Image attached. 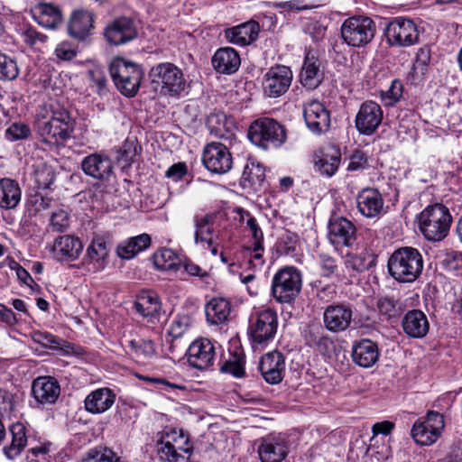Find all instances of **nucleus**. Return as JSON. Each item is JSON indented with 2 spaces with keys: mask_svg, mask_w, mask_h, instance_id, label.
Listing matches in <instances>:
<instances>
[{
  "mask_svg": "<svg viewBox=\"0 0 462 462\" xmlns=\"http://www.w3.org/2000/svg\"><path fill=\"white\" fill-rule=\"evenodd\" d=\"M77 53L78 48L69 42H62L55 49L57 58L62 60H72L77 56Z\"/></svg>",
  "mask_w": 462,
  "mask_h": 462,
  "instance_id": "58",
  "label": "nucleus"
},
{
  "mask_svg": "<svg viewBox=\"0 0 462 462\" xmlns=\"http://www.w3.org/2000/svg\"><path fill=\"white\" fill-rule=\"evenodd\" d=\"M430 62V49L429 46L420 48L416 53L415 61L413 63V70L416 73L424 75L428 70Z\"/></svg>",
  "mask_w": 462,
  "mask_h": 462,
  "instance_id": "53",
  "label": "nucleus"
},
{
  "mask_svg": "<svg viewBox=\"0 0 462 462\" xmlns=\"http://www.w3.org/2000/svg\"><path fill=\"white\" fill-rule=\"evenodd\" d=\"M359 212L366 217H377L383 210V199L375 189H364L356 197Z\"/></svg>",
  "mask_w": 462,
  "mask_h": 462,
  "instance_id": "31",
  "label": "nucleus"
},
{
  "mask_svg": "<svg viewBox=\"0 0 462 462\" xmlns=\"http://www.w3.org/2000/svg\"><path fill=\"white\" fill-rule=\"evenodd\" d=\"M247 136L252 143L265 151L280 147L287 138L284 126L269 117L254 121L249 126Z\"/></svg>",
  "mask_w": 462,
  "mask_h": 462,
  "instance_id": "6",
  "label": "nucleus"
},
{
  "mask_svg": "<svg viewBox=\"0 0 462 462\" xmlns=\"http://www.w3.org/2000/svg\"><path fill=\"white\" fill-rule=\"evenodd\" d=\"M220 371L236 378L243 377L245 375L244 354L242 352L230 353V357L222 364Z\"/></svg>",
  "mask_w": 462,
  "mask_h": 462,
  "instance_id": "45",
  "label": "nucleus"
},
{
  "mask_svg": "<svg viewBox=\"0 0 462 462\" xmlns=\"http://www.w3.org/2000/svg\"><path fill=\"white\" fill-rule=\"evenodd\" d=\"M297 237L292 234L283 236L277 243V253L281 255L293 256L296 252Z\"/></svg>",
  "mask_w": 462,
  "mask_h": 462,
  "instance_id": "56",
  "label": "nucleus"
},
{
  "mask_svg": "<svg viewBox=\"0 0 462 462\" xmlns=\"http://www.w3.org/2000/svg\"><path fill=\"white\" fill-rule=\"evenodd\" d=\"M32 338L35 343L44 346L60 347V338L48 332L34 331Z\"/></svg>",
  "mask_w": 462,
  "mask_h": 462,
  "instance_id": "61",
  "label": "nucleus"
},
{
  "mask_svg": "<svg viewBox=\"0 0 462 462\" xmlns=\"http://www.w3.org/2000/svg\"><path fill=\"white\" fill-rule=\"evenodd\" d=\"M82 462H122L116 454L110 448L97 447L91 448Z\"/></svg>",
  "mask_w": 462,
  "mask_h": 462,
  "instance_id": "47",
  "label": "nucleus"
},
{
  "mask_svg": "<svg viewBox=\"0 0 462 462\" xmlns=\"http://www.w3.org/2000/svg\"><path fill=\"white\" fill-rule=\"evenodd\" d=\"M212 217L209 215L195 216V243L199 244L204 240H207V236L209 237L213 234V227L211 226Z\"/></svg>",
  "mask_w": 462,
  "mask_h": 462,
  "instance_id": "46",
  "label": "nucleus"
},
{
  "mask_svg": "<svg viewBox=\"0 0 462 462\" xmlns=\"http://www.w3.org/2000/svg\"><path fill=\"white\" fill-rule=\"evenodd\" d=\"M403 84L399 79H393L390 88L380 92V97L386 106H393L399 102L402 97Z\"/></svg>",
  "mask_w": 462,
  "mask_h": 462,
  "instance_id": "49",
  "label": "nucleus"
},
{
  "mask_svg": "<svg viewBox=\"0 0 462 462\" xmlns=\"http://www.w3.org/2000/svg\"><path fill=\"white\" fill-rule=\"evenodd\" d=\"M116 402V393L109 388L97 389L87 395L85 409L92 414H99L109 410Z\"/></svg>",
  "mask_w": 462,
  "mask_h": 462,
  "instance_id": "34",
  "label": "nucleus"
},
{
  "mask_svg": "<svg viewBox=\"0 0 462 462\" xmlns=\"http://www.w3.org/2000/svg\"><path fill=\"white\" fill-rule=\"evenodd\" d=\"M12 440L3 448V453L9 460L21 455L27 444L26 428L21 422L14 423L9 428Z\"/></svg>",
  "mask_w": 462,
  "mask_h": 462,
  "instance_id": "38",
  "label": "nucleus"
},
{
  "mask_svg": "<svg viewBox=\"0 0 462 462\" xmlns=\"http://www.w3.org/2000/svg\"><path fill=\"white\" fill-rule=\"evenodd\" d=\"M444 427L443 415L438 411H430L425 418L418 419L414 422L411 434L417 444L430 446L438 440Z\"/></svg>",
  "mask_w": 462,
  "mask_h": 462,
  "instance_id": "10",
  "label": "nucleus"
},
{
  "mask_svg": "<svg viewBox=\"0 0 462 462\" xmlns=\"http://www.w3.org/2000/svg\"><path fill=\"white\" fill-rule=\"evenodd\" d=\"M109 254L107 242L104 236H97L92 239L87 249V257L97 263L98 268H104L105 261Z\"/></svg>",
  "mask_w": 462,
  "mask_h": 462,
  "instance_id": "42",
  "label": "nucleus"
},
{
  "mask_svg": "<svg viewBox=\"0 0 462 462\" xmlns=\"http://www.w3.org/2000/svg\"><path fill=\"white\" fill-rule=\"evenodd\" d=\"M211 63L217 72L230 75L238 70L241 59L234 48L223 47L215 52Z\"/></svg>",
  "mask_w": 462,
  "mask_h": 462,
  "instance_id": "29",
  "label": "nucleus"
},
{
  "mask_svg": "<svg viewBox=\"0 0 462 462\" xmlns=\"http://www.w3.org/2000/svg\"><path fill=\"white\" fill-rule=\"evenodd\" d=\"M343 41L352 47H364L370 43L376 33L375 23L367 16H352L344 21L341 25Z\"/></svg>",
  "mask_w": 462,
  "mask_h": 462,
  "instance_id": "9",
  "label": "nucleus"
},
{
  "mask_svg": "<svg viewBox=\"0 0 462 462\" xmlns=\"http://www.w3.org/2000/svg\"><path fill=\"white\" fill-rule=\"evenodd\" d=\"M308 341L310 346H317L318 350L322 354L329 351L334 346L333 341L328 336L324 335L317 336L313 333H310Z\"/></svg>",
  "mask_w": 462,
  "mask_h": 462,
  "instance_id": "62",
  "label": "nucleus"
},
{
  "mask_svg": "<svg viewBox=\"0 0 462 462\" xmlns=\"http://www.w3.org/2000/svg\"><path fill=\"white\" fill-rule=\"evenodd\" d=\"M19 75V68L14 59L0 52V79L14 80Z\"/></svg>",
  "mask_w": 462,
  "mask_h": 462,
  "instance_id": "48",
  "label": "nucleus"
},
{
  "mask_svg": "<svg viewBox=\"0 0 462 462\" xmlns=\"http://www.w3.org/2000/svg\"><path fill=\"white\" fill-rule=\"evenodd\" d=\"M89 76L94 83L97 93L99 96L106 95L108 92V80L104 72L99 69H95L89 71Z\"/></svg>",
  "mask_w": 462,
  "mask_h": 462,
  "instance_id": "59",
  "label": "nucleus"
},
{
  "mask_svg": "<svg viewBox=\"0 0 462 462\" xmlns=\"http://www.w3.org/2000/svg\"><path fill=\"white\" fill-rule=\"evenodd\" d=\"M171 435H172L171 439L174 442H178V439H184L183 444L180 445L177 448V449H179V450L182 451L184 454L188 455V457H185V459H184V460H186V462H191L190 456L193 453V447L190 444V439H189V436L187 434H185L183 430H180L179 432H177V430H174L171 432Z\"/></svg>",
  "mask_w": 462,
  "mask_h": 462,
  "instance_id": "60",
  "label": "nucleus"
},
{
  "mask_svg": "<svg viewBox=\"0 0 462 462\" xmlns=\"http://www.w3.org/2000/svg\"><path fill=\"white\" fill-rule=\"evenodd\" d=\"M383 112L379 104L373 100L363 102L356 116L355 125L359 134L370 136L381 125Z\"/></svg>",
  "mask_w": 462,
  "mask_h": 462,
  "instance_id": "13",
  "label": "nucleus"
},
{
  "mask_svg": "<svg viewBox=\"0 0 462 462\" xmlns=\"http://www.w3.org/2000/svg\"><path fill=\"white\" fill-rule=\"evenodd\" d=\"M423 257L420 252L411 246L396 249L389 257L387 267L390 275L399 282L409 283L416 281L423 270Z\"/></svg>",
  "mask_w": 462,
  "mask_h": 462,
  "instance_id": "1",
  "label": "nucleus"
},
{
  "mask_svg": "<svg viewBox=\"0 0 462 462\" xmlns=\"http://www.w3.org/2000/svg\"><path fill=\"white\" fill-rule=\"evenodd\" d=\"M352 316V309L347 305H328L323 312L324 327L330 332L345 331L351 324Z\"/></svg>",
  "mask_w": 462,
  "mask_h": 462,
  "instance_id": "19",
  "label": "nucleus"
},
{
  "mask_svg": "<svg viewBox=\"0 0 462 462\" xmlns=\"http://www.w3.org/2000/svg\"><path fill=\"white\" fill-rule=\"evenodd\" d=\"M69 226V214L64 210H59L52 213L50 220V228L51 232L62 233Z\"/></svg>",
  "mask_w": 462,
  "mask_h": 462,
  "instance_id": "54",
  "label": "nucleus"
},
{
  "mask_svg": "<svg viewBox=\"0 0 462 462\" xmlns=\"http://www.w3.org/2000/svg\"><path fill=\"white\" fill-rule=\"evenodd\" d=\"M82 249L81 241L78 237L69 235L57 237L53 245L54 256L60 262L77 259Z\"/></svg>",
  "mask_w": 462,
  "mask_h": 462,
  "instance_id": "30",
  "label": "nucleus"
},
{
  "mask_svg": "<svg viewBox=\"0 0 462 462\" xmlns=\"http://www.w3.org/2000/svg\"><path fill=\"white\" fill-rule=\"evenodd\" d=\"M202 162L210 172L224 174L231 170L233 158L225 144L213 142L205 146L202 153Z\"/></svg>",
  "mask_w": 462,
  "mask_h": 462,
  "instance_id": "12",
  "label": "nucleus"
},
{
  "mask_svg": "<svg viewBox=\"0 0 462 462\" xmlns=\"http://www.w3.org/2000/svg\"><path fill=\"white\" fill-rule=\"evenodd\" d=\"M419 228L424 237L432 242L442 241L452 223L449 209L440 203L426 207L418 217Z\"/></svg>",
  "mask_w": 462,
  "mask_h": 462,
  "instance_id": "2",
  "label": "nucleus"
},
{
  "mask_svg": "<svg viewBox=\"0 0 462 462\" xmlns=\"http://www.w3.org/2000/svg\"><path fill=\"white\" fill-rule=\"evenodd\" d=\"M161 301L158 294L152 291H143L134 301V308L143 318L154 319L161 310Z\"/></svg>",
  "mask_w": 462,
  "mask_h": 462,
  "instance_id": "39",
  "label": "nucleus"
},
{
  "mask_svg": "<svg viewBox=\"0 0 462 462\" xmlns=\"http://www.w3.org/2000/svg\"><path fill=\"white\" fill-rule=\"evenodd\" d=\"M83 172L98 180H106L113 174V162L111 159L102 153H91L81 161Z\"/></svg>",
  "mask_w": 462,
  "mask_h": 462,
  "instance_id": "20",
  "label": "nucleus"
},
{
  "mask_svg": "<svg viewBox=\"0 0 462 462\" xmlns=\"http://www.w3.org/2000/svg\"><path fill=\"white\" fill-rule=\"evenodd\" d=\"M259 30L258 23L252 20L225 30V38L232 44L245 46L257 39Z\"/></svg>",
  "mask_w": 462,
  "mask_h": 462,
  "instance_id": "28",
  "label": "nucleus"
},
{
  "mask_svg": "<svg viewBox=\"0 0 462 462\" xmlns=\"http://www.w3.org/2000/svg\"><path fill=\"white\" fill-rule=\"evenodd\" d=\"M384 33L388 43L392 46H411L419 39L416 24L411 20L403 17H397L389 22Z\"/></svg>",
  "mask_w": 462,
  "mask_h": 462,
  "instance_id": "11",
  "label": "nucleus"
},
{
  "mask_svg": "<svg viewBox=\"0 0 462 462\" xmlns=\"http://www.w3.org/2000/svg\"><path fill=\"white\" fill-rule=\"evenodd\" d=\"M21 189L17 181L11 179L0 180V207L14 208L21 200Z\"/></svg>",
  "mask_w": 462,
  "mask_h": 462,
  "instance_id": "41",
  "label": "nucleus"
},
{
  "mask_svg": "<svg viewBox=\"0 0 462 462\" xmlns=\"http://www.w3.org/2000/svg\"><path fill=\"white\" fill-rule=\"evenodd\" d=\"M319 259L323 276L330 277L337 273L338 268L334 257L327 254H321Z\"/></svg>",
  "mask_w": 462,
  "mask_h": 462,
  "instance_id": "63",
  "label": "nucleus"
},
{
  "mask_svg": "<svg viewBox=\"0 0 462 462\" xmlns=\"http://www.w3.org/2000/svg\"><path fill=\"white\" fill-rule=\"evenodd\" d=\"M207 126L210 134L224 140H232L237 129L234 118L223 112L211 113L207 118Z\"/></svg>",
  "mask_w": 462,
  "mask_h": 462,
  "instance_id": "27",
  "label": "nucleus"
},
{
  "mask_svg": "<svg viewBox=\"0 0 462 462\" xmlns=\"http://www.w3.org/2000/svg\"><path fill=\"white\" fill-rule=\"evenodd\" d=\"M176 254L171 249H162L156 253L153 256L154 265L157 269L162 271L178 270V263H176Z\"/></svg>",
  "mask_w": 462,
  "mask_h": 462,
  "instance_id": "50",
  "label": "nucleus"
},
{
  "mask_svg": "<svg viewBox=\"0 0 462 462\" xmlns=\"http://www.w3.org/2000/svg\"><path fill=\"white\" fill-rule=\"evenodd\" d=\"M241 188L247 193H256L265 188V169L254 159H248L240 179Z\"/></svg>",
  "mask_w": 462,
  "mask_h": 462,
  "instance_id": "22",
  "label": "nucleus"
},
{
  "mask_svg": "<svg viewBox=\"0 0 462 462\" xmlns=\"http://www.w3.org/2000/svg\"><path fill=\"white\" fill-rule=\"evenodd\" d=\"M188 363L199 370L210 368L216 359V348L208 338H199L193 341L187 350Z\"/></svg>",
  "mask_w": 462,
  "mask_h": 462,
  "instance_id": "15",
  "label": "nucleus"
},
{
  "mask_svg": "<svg viewBox=\"0 0 462 462\" xmlns=\"http://www.w3.org/2000/svg\"><path fill=\"white\" fill-rule=\"evenodd\" d=\"M259 369L268 383H279L283 378L285 369L283 356L278 351L267 353L261 358Z\"/></svg>",
  "mask_w": 462,
  "mask_h": 462,
  "instance_id": "23",
  "label": "nucleus"
},
{
  "mask_svg": "<svg viewBox=\"0 0 462 462\" xmlns=\"http://www.w3.org/2000/svg\"><path fill=\"white\" fill-rule=\"evenodd\" d=\"M292 81V71L284 65H275L263 77V89L266 96L278 97L289 89Z\"/></svg>",
  "mask_w": 462,
  "mask_h": 462,
  "instance_id": "14",
  "label": "nucleus"
},
{
  "mask_svg": "<svg viewBox=\"0 0 462 462\" xmlns=\"http://www.w3.org/2000/svg\"><path fill=\"white\" fill-rule=\"evenodd\" d=\"M339 163L340 152L338 151H335L332 154L323 153L314 160L316 171L327 177H331L337 171Z\"/></svg>",
  "mask_w": 462,
  "mask_h": 462,
  "instance_id": "43",
  "label": "nucleus"
},
{
  "mask_svg": "<svg viewBox=\"0 0 462 462\" xmlns=\"http://www.w3.org/2000/svg\"><path fill=\"white\" fill-rule=\"evenodd\" d=\"M303 116L307 127L314 134H320L330 127L329 111L319 101L308 103L304 106Z\"/></svg>",
  "mask_w": 462,
  "mask_h": 462,
  "instance_id": "17",
  "label": "nucleus"
},
{
  "mask_svg": "<svg viewBox=\"0 0 462 462\" xmlns=\"http://www.w3.org/2000/svg\"><path fill=\"white\" fill-rule=\"evenodd\" d=\"M345 276L355 277L375 265L376 255L369 249H363L359 253H348L343 258Z\"/></svg>",
  "mask_w": 462,
  "mask_h": 462,
  "instance_id": "24",
  "label": "nucleus"
},
{
  "mask_svg": "<svg viewBox=\"0 0 462 462\" xmlns=\"http://www.w3.org/2000/svg\"><path fill=\"white\" fill-rule=\"evenodd\" d=\"M34 20L42 27L55 29L62 22L60 8L52 4L41 3L32 11Z\"/></svg>",
  "mask_w": 462,
  "mask_h": 462,
  "instance_id": "36",
  "label": "nucleus"
},
{
  "mask_svg": "<svg viewBox=\"0 0 462 462\" xmlns=\"http://www.w3.org/2000/svg\"><path fill=\"white\" fill-rule=\"evenodd\" d=\"M137 35L134 21L122 16L112 21L105 30V37L110 44L121 45L126 43Z\"/></svg>",
  "mask_w": 462,
  "mask_h": 462,
  "instance_id": "18",
  "label": "nucleus"
},
{
  "mask_svg": "<svg viewBox=\"0 0 462 462\" xmlns=\"http://www.w3.org/2000/svg\"><path fill=\"white\" fill-rule=\"evenodd\" d=\"M377 307L380 313L386 316L387 319L396 317L400 311L399 301L389 296L381 298Z\"/></svg>",
  "mask_w": 462,
  "mask_h": 462,
  "instance_id": "52",
  "label": "nucleus"
},
{
  "mask_svg": "<svg viewBox=\"0 0 462 462\" xmlns=\"http://www.w3.org/2000/svg\"><path fill=\"white\" fill-rule=\"evenodd\" d=\"M32 393L40 404H54L60 394V385L54 377L40 376L32 382Z\"/></svg>",
  "mask_w": 462,
  "mask_h": 462,
  "instance_id": "21",
  "label": "nucleus"
},
{
  "mask_svg": "<svg viewBox=\"0 0 462 462\" xmlns=\"http://www.w3.org/2000/svg\"><path fill=\"white\" fill-rule=\"evenodd\" d=\"M231 312L230 301L223 297L211 299L205 306L207 321L211 325L226 322Z\"/></svg>",
  "mask_w": 462,
  "mask_h": 462,
  "instance_id": "37",
  "label": "nucleus"
},
{
  "mask_svg": "<svg viewBox=\"0 0 462 462\" xmlns=\"http://www.w3.org/2000/svg\"><path fill=\"white\" fill-rule=\"evenodd\" d=\"M301 287V273L296 267L285 266L273 277L272 295L277 302L291 304L300 295Z\"/></svg>",
  "mask_w": 462,
  "mask_h": 462,
  "instance_id": "7",
  "label": "nucleus"
},
{
  "mask_svg": "<svg viewBox=\"0 0 462 462\" xmlns=\"http://www.w3.org/2000/svg\"><path fill=\"white\" fill-rule=\"evenodd\" d=\"M109 71L121 94L127 97L137 94L143 78V70L140 65L117 57L110 63Z\"/></svg>",
  "mask_w": 462,
  "mask_h": 462,
  "instance_id": "4",
  "label": "nucleus"
},
{
  "mask_svg": "<svg viewBox=\"0 0 462 462\" xmlns=\"http://www.w3.org/2000/svg\"><path fill=\"white\" fill-rule=\"evenodd\" d=\"M130 346L136 355L142 356L144 358H152L156 354L154 344L152 340H141L140 342L132 340Z\"/></svg>",
  "mask_w": 462,
  "mask_h": 462,
  "instance_id": "57",
  "label": "nucleus"
},
{
  "mask_svg": "<svg viewBox=\"0 0 462 462\" xmlns=\"http://www.w3.org/2000/svg\"><path fill=\"white\" fill-rule=\"evenodd\" d=\"M30 135H31L30 126L22 122L13 123L5 130V137L8 141H11V142L25 140Z\"/></svg>",
  "mask_w": 462,
  "mask_h": 462,
  "instance_id": "51",
  "label": "nucleus"
},
{
  "mask_svg": "<svg viewBox=\"0 0 462 462\" xmlns=\"http://www.w3.org/2000/svg\"><path fill=\"white\" fill-rule=\"evenodd\" d=\"M35 129L42 142L50 146H58L69 138L73 125L69 112L60 109L53 111L48 118L38 119Z\"/></svg>",
  "mask_w": 462,
  "mask_h": 462,
  "instance_id": "3",
  "label": "nucleus"
},
{
  "mask_svg": "<svg viewBox=\"0 0 462 462\" xmlns=\"http://www.w3.org/2000/svg\"><path fill=\"white\" fill-rule=\"evenodd\" d=\"M94 14L84 10H75L70 16L69 23V32L70 36L84 41L93 29Z\"/></svg>",
  "mask_w": 462,
  "mask_h": 462,
  "instance_id": "35",
  "label": "nucleus"
},
{
  "mask_svg": "<svg viewBox=\"0 0 462 462\" xmlns=\"http://www.w3.org/2000/svg\"><path fill=\"white\" fill-rule=\"evenodd\" d=\"M257 451L261 462H282L288 454L284 441L270 436L263 439Z\"/></svg>",
  "mask_w": 462,
  "mask_h": 462,
  "instance_id": "33",
  "label": "nucleus"
},
{
  "mask_svg": "<svg viewBox=\"0 0 462 462\" xmlns=\"http://www.w3.org/2000/svg\"><path fill=\"white\" fill-rule=\"evenodd\" d=\"M278 316L275 310L267 308L257 311L250 318L248 334L254 347H264L275 337Z\"/></svg>",
  "mask_w": 462,
  "mask_h": 462,
  "instance_id": "8",
  "label": "nucleus"
},
{
  "mask_svg": "<svg viewBox=\"0 0 462 462\" xmlns=\"http://www.w3.org/2000/svg\"><path fill=\"white\" fill-rule=\"evenodd\" d=\"M353 362L360 367H372L379 358V348L375 342L364 338L354 342L352 346Z\"/></svg>",
  "mask_w": 462,
  "mask_h": 462,
  "instance_id": "26",
  "label": "nucleus"
},
{
  "mask_svg": "<svg viewBox=\"0 0 462 462\" xmlns=\"http://www.w3.org/2000/svg\"><path fill=\"white\" fill-rule=\"evenodd\" d=\"M321 62L311 51H309L304 59L300 74L301 84L310 89L318 88L323 80V71L320 69Z\"/></svg>",
  "mask_w": 462,
  "mask_h": 462,
  "instance_id": "32",
  "label": "nucleus"
},
{
  "mask_svg": "<svg viewBox=\"0 0 462 462\" xmlns=\"http://www.w3.org/2000/svg\"><path fill=\"white\" fill-rule=\"evenodd\" d=\"M166 437L170 439L171 435L167 434ZM156 447L160 459L164 462H181L185 459L171 440L165 439L163 436L157 441Z\"/></svg>",
  "mask_w": 462,
  "mask_h": 462,
  "instance_id": "44",
  "label": "nucleus"
},
{
  "mask_svg": "<svg viewBox=\"0 0 462 462\" xmlns=\"http://www.w3.org/2000/svg\"><path fill=\"white\" fill-rule=\"evenodd\" d=\"M443 267L448 271H457L462 268V252L448 250L441 261Z\"/></svg>",
  "mask_w": 462,
  "mask_h": 462,
  "instance_id": "55",
  "label": "nucleus"
},
{
  "mask_svg": "<svg viewBox=\"0 0 462 462\" xmlns=\"http://www.w3.org/2000/svg\"><path fill=\"white\" fill-rule=\"evenodd\" d=\"M402 328L410 338H423L430 330V322L426 314L420 310H411L402 319Z\"/></svg>",
  "mask_w": 462,
  "mask_h": 462,
  "instance_id": "25",
  "label": "nucleus"
},
{
  "mask_svg": "<svg viewBox=\"0 0 462 462\" xmlns=\"http://www.w3.org/2000/svg\"><path fill=\"white\" fill-rule=\"evenodd\" d=\"M246 214V227L252 234V238L254 243H263V233L262 228L260 227L256 218L251 215V213Z\"/></svg>",
  "mask_w": 462,
  "mask_h": 462,
  "instance_id": "64",
  "label": "nucleus"
},
{
  "mask_svg": "<svg viewBox=\"0 0 462 462\" xmlns=\"http://www.w3.org/2000/svg\"><path fill=\"white\" fill-rule=\"evenodd\" d=\"M328 236L334 245L352 246L356 239L355 225L343 217H334L329 219Z\"/></svg>",
  "mask_w": 462,
  "mask_h": 462,
  "instance_id": "16",
  "label": "nucleus"
},
{
  "mask_svg": "<svg viewBox=\"0 0 462 462\" xmlns=\"http://www.w3.org/2000/svg\"><path fill=\"white\" fill-rule=\"evenodd\" d=\"M152 88L163 96L179 95L185 88L182 71L171 62L159 63L148 73Z\"/></svg>",
  "mask_w": 462,
  "mask_h": 462,
  "instance_id": "5",
  "label": "nucleus"
},
{
  "mask_svg": "<svg viewBox=\"0 0 462 462\" xmlns=\"http://www.w3.org/2000/svg\"><path fill=\"white\" fill-rule=\"evenodd\" d=\"M151 245V237L147 234H142L118 245L116 248L117 255L122 259H132L138 253L145 250Z\"/></svg>",
  "mask_w": 462,
  "mask_h": 462,
  "instance_id": "40",
  "label": "nucleus"
}]
</instances>
